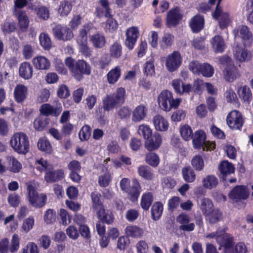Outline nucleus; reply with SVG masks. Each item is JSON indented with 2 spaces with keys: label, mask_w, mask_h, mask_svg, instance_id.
I'll list each match as a JSON object with an SVG mask.
<instances>
[{
  "label": "nucleus",
  "mask_w": 253,
  "mask_h": 253,
  "mask_svg": "<svg viewBox=\"0 0 253 253\" xmlns=\"http://www.w3.org/2000/svg\"><path fill=\"white\" fill-rule=\"evenodd\" d=\"M33 68L29 62L22 63L19 68V75L24 80H29L32 77Z\"/></svg>",
  "instance_id": "nucleus-30"
},
{
  "label": "nucleus",
  "mask_w": 253,
  "mask_h": 253,
  "mask_svg": "<svg viewBox=\"0 0 253 253\" xmlns=\"http://www.w3.org/2000/svg\"><path fill=\"white\" fill-rule=\"evenodd\" d=\"M210 42L211 48L215 53L223 52L225 49V42L223 39L219 35L215 36L212 38Z\"/></svg>",
  "instance_id": "nucleus-25"
},
{
  "label": "nucleus",
  "mask_w": 253,
  "mask_h": 253,
  "mask_svg": "<svg viewBox=\"0 0 253 253\" xmlns=\"http://www.w3.org/2000/svg\"><path fill=\"white\" fill-rule=\"evenodd\" d=\"M35 224V219L33 216H30L26 218L22 223L21 231L24 233H28L32 230Z\"/></svg>",
  "instance_id": "nucleus-58"
},
{
  "label": "nucleus",
  "mask_w": 253,
  "mask_h": 253,
  "mask_svg": "<svg viewBox=\"0 0 253 253\" xmlns=\"http://www.w3.org/2000/svg\"><path fill=\"white\" fill-rule=\"evenodd\" d=\"M40 111L41 114L43 116H48L52 115L57 117L62 111V107L54 108L49 104L45 103L40 107Z\"/></svg>",
  "instance_id": "nucleus-24"
},
{
  "label": "nucleus",
  "mask_w": 253,
  "mask_h": 253,
  "mask_svg": "<svg viewBox=\"0 0 253 253\" xmlns=\"http://www.w3.org/2000/svg\"><path fill=\"white\" fill-rule=\"evenodd\" d=\"M58 215V220L62 224L67 225L71 223V217L66 210L63 209H60Z\"/></svg>",
  "instance_id": "nucleus-57"
},
{
  "label": "nucleus",
  "mask_w": 253,
  "mask_h": 253,
  "mask_svg": "<svg viewBox=\"0 0 253 253\" xmlns=\"http://www.w3.org/2000/svg\"><path fill=\"white\" fill-rule=\"evenodd\" d=\"M207 238H215L217 242L224 247V244L228 239L227 238V235L225 234L223 230H220L217 231L216 233H212L209 234L206 236Z\"/></svg>",
  "instance_id": "nucleus-48"
},
{
  "label": "nucleus",
  "mask_w": 253,
  "mask_h": 253,
  "mask_svg": "<svg viewBox=\"0 0 253 253\" xmlns=\"http://www.w3.org/2000/svg\"><path fill=\"white\" fill-rule=\"evenodd\" d=\"M107 18L105 23L104 30L106 32H113L118 27V23L116 20L113 18L112 15L110 13L109 16H106Z\"/></svg>",
  "instance_id": "nucleus-47"
},
{
  "label": "nucleus",
  "mask_w": 253,
  "mask_h": 253,
  "mask_svg": "<svg viewBox=\"0 0 253 253\" xmlns=\"http://www.w3.org/2000/svg\"><path fill=\"white\" fill-rule=\"evenodd\" d=\"M153 195L150 193L143 194L141 200V206L144 210L149 209L153 202Z\"/></svg>",
  "instance_id": "nucleus-54"
},
{
  "label": "nucleus",
  "mask_w": 253,
  "mask_h": 253,
  "mask_svg": "<svg viewBox=\"0 0 253 253\" xmlns=\"http://www.w3.org/2000/svg\"><path fill=\"white\" fill-rule=\"evenodd\" d=\"M162 138L158 133H155L146 139L144 142V147L149 151L157 150L161 145Z\"/></svg>",
  "instance_id": "nucleus-16"
},
{
  "label": "nucleus",
  "mask_w": 253,
  "mask_h": 253,
  "mask_svg": "<svg viewBox=\"0 0 253 253\" xmlns=\"http://www.w3.org/2000/svg\"><path fill=\"white\" fill-rule=\"evenodd\" d=\"M200 209L202 213L206 215L214 209L213 203L208 198H203L201 201Z\"/></svg>",
  "instance_id": "nucleus-44"
},
{
  "label": "nucleus",
  "mask_w": 253,
  "mask_h": 253,
  "mask_svg": "<svg viewBox=\"0 0 253 253\" xmlns=\"http://www.w3.org/2000/svg\"><path fill=\"white\" fill-rule=\"evenodd\" d=\"M28 88L22 84H17L14 90V96L17 102H22L27 97Z\"/></svg>",
  "instance_id": "nucleus-33"
},
{
  "label": "nucleus",
  "mask_w": 253,
  "mask_h": 253,
  "mask_svg": "<svg viewBox=\"0 0 253 253\" xmlns=\"http://www.w3.org/2000/svg\"><path fill=\"white\" fill-rule=\"evenodd\" d=\"M233 55L235 59L240 62H248L252 57V53L245 47L236 46L233 49Z\"/></svg>",
  "instance_id": "nucleus-15"
},
{
  "label": "nucleus",
  "mask_w": 253,
  "mask_h": 253,
  "mask_svg": "<svg viewBox=\"0 0 253 253\" xmlns=\"http://www.w3.org/2000/svg\"><path fill=\"white\" fill-rule=\"evenodd\" d=\"M125 231L126 236L133 238L140 237L143 234V230L140 227L135 225L126 226Z\"/></svg>",
  "instance_id": "nucleus-38"
},
{
  "label": "nucleus",
  "mask_w": 253,
  "mask_h": 253,
  "mask_svg": "<svg viewBox=\"0 0 253 253\" xmlns=\"http://www.w3.org/2000/svg\"><path fill=\"white\" fill-rule=\"evenodd\" d=\"M39 41L41 46L45 50L49 49L52 45L49 35L45 33H41L39 36Z\"/></svg>",
  "instance_id": "nucleus-50"
},
{
  "label": "nucleus",
  "mask_w": 253,
  "mask_h": 253,
  "mask_svg": "<svg viewBox=\"0 0 253 253\" xmlns=\"http://www.w3.org/2000/svg\"><path fill=\"white\" fill-rule=\"evenodd\" d=\"M157 101L159 106L163 110L169 112L172 108H177L181 102V99H174L170 91L164 90L159 94Z\"/></svg>",
  "instance_id": "nucleus-4"
},
{
  "label": "nucleus",
  "mask_w": 253,
  "mask_h": 253,
  "mask_svg": "<svg viewBox=\"0 0 253 253\" xmlns=\"http://www.w3.org/2000/svg\"><path fill=\"white\" fill-rule=\"evenodd\" d=\"M40 251L37 245L33 242L28 243L20 253H39Z\"/></svg>",
  "instance_id": "nucleus-64"
},
{
  "label": "nucleus",
  "mask_w": 253,
  "mask_h": 253,
  "mask_svg": "<svg viewBox=\"0 0 253 253\" xmlns=\"http://www.w3.org/2000/svg\"><path fill=\"white\" fill-rule=\"evenodd\" d=\"M126 90L123 87H119L112 94L107 95L103 99L102 108L105 111H110L123 104L125 101Z\"/></svg>",
  "instance_id": "nucleus-1"
},
{
  "label": "nucleus",
  "mask_w": 253,
  "mask_h": 253,
  "mask_svg": "<svg viewBox=\"0 0 253 253\" xmlns=\"http://www.w3.org/2000/svg\"><path fill=\"white\" fill-rule=\"evenodd\" d=\"M249 192L246 187L243 186H237L235 187L229 193L228 196L230 199L234 202L245 200L248 198Z\"/></svg>",
  "instance_id": "nucleus-14"
},
{
  "label": "nucleus",
  "mask_w": 253,
  "mask_h": 253,
  "mask_svg": "<svg viewBox=\"0 0 253 253\" xmlns=\"http://www.w3.org/2000/svg\"><path fill=\"white\" fill-rule=\"evenodd\" d=\"M72 7V5L70 2L62 1L59 6L58 13L62 16H67L71 11Z\"/></svg>",
  "instance_id": "nucleus-52"
},
{
  "label": "nucleus",
  "mask_w": 253,
  "mask_h": 253,
  "mask_svg": "<svg viewBox=\"0 0 253 253\" xmlns=\"http://www.w3.org/2000/svg\"><path fill=\"white\" fill-rule=\"evenodd\" d=\"M137 172L139 176L144 179L150 180L154 178V175L151 169L147 166L141 165L138 167Z\"/></svg>",
  "instance_id": "nucleus-39"
},
{
  "label": "nucleus",
  "mask_w": 253,
  "mask_h": 253,
  "mask_svg": "<svg viewBox=\"0 0 253 253\" xmlns=\"http://www.w3.org/2000/svg\"><path fill=\"white\" fill-rule=\"evenodd\" d=\"M219 169L223 176L234 173L235 168L231 163L227 161H223L219 165Z\"/></svg>",
  "instance_id": "nucleus-40"
},
{
  "label": "nucleus",
  "mask_w": 253,
  "mask_h": 253,
  "mask_svg": "<svg viewBox=\"0 0 253 253\" xmlns=\"http://www.w3.org/2000/svg\"><path fill=\"white\" fill-rule=\"evenodd\" d=\"M122 69L120 66H117L112 68L107 74V80L109 84H114L120 78Z\"/></svg>",
  "instance_id": "nucleus-35"
},
{
  "label": "nucleus",
  "mask_w": 253,
  "mask_h": 253,
  "mask_svg": "<svg viewBox=\"0 0 253 253\" xmlns=\"http://www.w3.org/2000/svg\"><path fill=\"white\" fill-rule=\"evenodd\" d=\"M53 34L55 38L64 41L72 39L74 37L72 31L69 28L57 25L53 28Z\"/></svg>",
  "instance_id": "nucleus-13"
},
{
  "label": "nucleus",
  "mask_w": 253,
  "mask_h": 253,
  "mask_svg": "<svg viewBox=\"0 0 253 253\" xmlns=\"http://www.w3.org/2000/svg\"><path fill=\"white\" fill-rule=\"evenodd\" d=\"M154 60L150 59L147 61L143 65V72L146 76H153L155 74Z\"/></svg>",
  "instance_id": "nucleus-53"
},
{
  "label": "nucleus",
  "mask_w": 253,
  "mask_h": 253,
  "mask_svg": "<svg viewBox=\"0 0 253 253\" xmlns=\"http://www.w3.org/2000/svg\"><path fill=\"white\" fill-rule=\"evenodd\" d=\"M247 249L245 244L242 242L238 243L234 248L233 242L231 239H228L224 244L225 253H246Z\"/></svg>",
  "instance_id": "nucleus-18"
},
{
  "label": "nucleus",
  "mask_w": 253,
  "mask_h": 253,
  "mask_svg": "<svg viewBox=\"0 0 253 253\" xmlns=\"http://www.w3.org/2000/svg\"><path fill=\"white\" fill-rule=\"evenodd\" d=\"M56 212L52 209L46 210L43 215V220L47 224L53 223L56 220Z\"/></svg>",
  "instance_id": "nucleus-63"
},
{
  "label": "nucleus",
  "mask_w": 253,
  "mask_h": 253,
  "mask_svg": "<svg viewBox=\"0 0 253 253\" xmlns=\"http://www.w3.org/2000/svg\"><path fill=\"white\" fill-rule=\"evenodd\" d=\"M147 111V108L144 105L137 106L132 112V120L135 122H140L146 117Z\"/></svg>",
  "instance_id": "nucleus-31"
},
{
  "label": "nucleus",
  "mask_w": 253,
  "mask_h": 253,
  "mask_svg": "<svg viewBox=\"0 0 253 253\" xmlns=\"http://www.w3.org/2000/svg\"><path fill=\"white\" fill-rule=\"evenodd\" d=\"M191 165L196 170L201 171L204 167V162L202 157L200 155L194 156L191 160Z\"/></svg>",
  "instance_id": "nucleus-51"
},
{
  "label": "nucleus",
  "mask_w": 253,
  "mask_h": 253,
  "mask_svg": "<svg viewBox=\"0 0 253 253\" xmlns=\"http://www.w3.org/2000/svg\"><path fill=\"white\" fill-rule=\"evenodd\" d=\"M154 126L156 130L166 131L168 129L169 123L167 119L163 116L157 114L152 119Z\"/></svg>",
  "instance_id": "nucleus-21"
},
{
  "label": "nucleus",
  "mask_w": 253,
  "mask_h": 253,
  "mask_svg": "<svg viewBox=\"0 0 253 253\" xmlns=\"http://www.w3.org/2000/svg\"><path fill=\"white\" fill-rule=\"evenodd\" d=\"M174 37L169 34H165L160 42V46L163 49L170 47L173 42Z\"/></svg>",
  "instance_id": "nucleus-59"
},
{
  "label": "nucleus",
  "mask_w": 253,
  "mask_h": 253,
  "mask_svg": "<svg viewBox=\"0 0 253 253\" xmlns=\"http://www.w3.org/2000/svg\"><path fill=\"white\" fill-rule=\"evenodd\" d=\"M237 92L239 97L244 101L249 102L252 98V94L251 89L247 85H244L239 87Z\"/></svg>",
  "instance_id": "nucleus-46"
},
{
  "label": "nucleus",
  "mask_w": 253,
  "mask_h": 253,
  "mask_svg": "<svg viewBox=\"0 0 253 253\" xmlns=\"http://www.w3.org/2000/svg\"><path fill=\"white\" fill-rule=\"evenodd\" d=\"M64 177V171L62 169L53 170V166L52 168L47 170L45 172L44 178L47 182H54L62 179Z\"/></svg>",
  "instance_id": "nucleus-20"
},
{
  "label": "nucleus",
  "mask_w": 253,
  "mask_h": 253,
  "mask_svg": "<svg viewBox=\"0 0 253 253\" xmlns=\"http://www.w3.org/2000/svg\"><path fill=\"white\" fill-rule=\"evenodd\" d=\"M130 180L126 178H123L120 181L121 189L128 194L131 201L134 202L137 200L141 191V186L138 181L134 179L133 180V186L129 189Z\"/></svg>",
  "instance_id": "nucleus-6"
},
{
  "label": "nucleus",
  "mask_w": 253,
  "mask_h": 253,
  "mask_svg": "<svg viewBox=\"0 0 253 253\" xmlns=\"http://www.w3.org/2000/svg\"><path fill=\"white\" fill-rule=\"evenodd\" d=\"M239 77L238 70L233 65L226 67L223 71V78L228 82H233Z\"/></svg>",
  "instance_id": "nucleus-29"
},
{
  "label": "nucleus",
  "mask_w": 253,
  "mask_h": 253,
  "mask_svg": "<svg viewBox=\"0 0 253 253\" xmlns=\"http://www.w3.org/2000/svg\"><path fill=\"white\" fill-rule=\"evenodd\" d=\"M221 0H219L216 9L212 13L214 18L218 19L219 25L221 29H224L228 27L231 21L229 14L226 12H223L222 8L219 6Z\"/></svg>",
  "instance_id": "nucleus-12"
},
{
  "label": "nucleus",
  "mask_w": 253,
  "mask_h": 253,
  "mask_svg": "<svg viewBox=\"0 0 253 253\" xmlns=\"http://www.w3.org/2000/svg\"><path fill=\"white\" fill-rule=\"evenodd\" d=\"M93 28V24L88 23L84 24L80 30L79 34L77 38V42L78 46L87 43V33Z\"/></svg>",
  "instance_id": "nucleus-22"
},
{
  "label": "nucleus",
  "mask_w": 253,
  "mask_h": 253,
  "mask_svg": "<svg viewBox=\"0 0 253 253\" xmlns=\"http://www.w3.org/2000/svg\"><path fill=\"white\" fill-rule=\"evenodd\" d=\"M218 183L217 178L213 175H207L202 180V184L204 187L209 189L215 188Z\"/></svg>",
  "instance_id": "nucleus-41"
},
{
  "label": "nucleus",
  "mask_w": 253,
  "mask_h": 253,
  "mask_svg": "<svg viewBox=\"0 0 253 253\" xmlns=\"http://www.w3.org/2000/svg\"><path fill=\"white\" fill-rule=\"evenodd\" d=\"M52 165L43 158L37 159L34 164L35 168L40 172H46L52 168Z\"/></svg>",
  "instance_id": "nucleus-42"
},
{
  "label": "nucleus",
  "mask_w": 253,
  "mask_h": 253,
  "mask_svg": "<svg viewBox=\"0 0 253 253\" xmlns=\"http://www.w3.org/2000/svg\"><path fill=\"white\" fill-rule=\"evenodd\" d=\"M226 122L231 129L241 130L244 121L240 112L237 110H233L227 116Z\"/></svg>",
  "instance_id": "nucleus-10"
},
{
  "label": "nucleus",
  "mask_w": 253,
  "mask_h": 253,
  "mask_svg": "<svg viewBox=\"0 0 253 253\" xmlns=\"http://www.w3.org/2000/svg\"><path fill=\"white\" fill-rule=\"evenodd\" d=\"M27 198L29 203L35 208L43 207L46 202V196L43 193L38 194L35 186L29 183L27 185Z\"/></svg>",
  "instance_id": "nucleus-7"
},
{
  "label": "nucleus",
  "mask_w": 253,
  "mask_h": 253,
  "mask_svg": "<svg viewBox=\"0 0 253 253\" xmlns=\"http://www.w3.org/2000/svg\"><path fill=\"white\" fill-rule=\"evenodd\" d=\"M145 161L149 165L153 167H157L160 163V158L155 153L150 152L146 155Z\"/></svg>",
  "instance_id": "nucleus-55"
},
{
  "label": "nucleus",
  "mask_w": 253,
  "mask_h": 253,
  "mask_svg": "<svg viewBox=\"0 0 253 253\" xmlns=\"http://www.w3.org/2000/svg\"><path fill=\"white\" fill-rule=\"evenodd\" d=\"M125 45L129 50H132L135 45L139 36V30L136 26L127 28L125 32Z\"/></svg>",
  "instance_id": "nucleus-11"
},
{
  "label": "nucleus",
  "mask_w": 253,
  "mask_h": 253,
  "mask_svg": "<svg viewBox=\"0 0 253 253\" xmlns=\"http://www.w3.org/2000/svg\"><path fill=\"white\" fill-rule=\"evenodd\" d=\"M10 145L15 152L20 154H26L29 151L28 137L23 132L14 133L10 138Z\"/></svg>",
  "instance_id": "nucleus-3"
},
{
  "label": "nucleus",
  "mask_w": 253,
  "mask_h": 253,
  "mask_svg": "<svg viewBox=\"0 0 253 253\" xmlns=\"http://www.w3.org/2000/svg\"><path fill=\"white\" fill-rule=\"evenodd\" d=\"M176 221L181 224L179 228L182 230L191 231L195 228V225L193 223H189L190 218L187 214H181L179 215L176 218Z\"/></svg>",
  "instance_id": "nucleus-28"
},
{
  "label": "nucleus",
  "mask_w": 253,
  "mask_h": 253,
  "mask_svg": "<svg viewBox=\"0 0 253 253\" xmlns=\"http://www.w3.org/2000/svg\"><path fill=\"white\" fill-rule=\"evenodd\" d=\"M163 211V204L160 202L155 203L151 209L153 219L155 220H158L162 215Z\"/></svg>",
  "instance_id": "nucleus-49"
},
{
  "label": "nucleus",
  "mask_w": 253,
  "mask_h": 253,
  "mask_svg": "<svg viewBox=\"0 0 253 253\" xmlns=\"http://www.w3.org/2000/svg\"><path fill=\"white\" fill-rule=\"evenodd\" d=\"M5 164L7 169L13 173L19 172L22 168L21 163L15 158L11 156L6 157Z\"/></svg>",
  "instance_id": "nucleus-23"
},
{
  "label": "nucleus",
  "mask_w": 253,
  "mask_h": 253,
  "mask_svg": "<svg viewBox=\"0 0 253 253\" xmlns=\"http://www.w3.org/2000/svg\"><path fill=\"white\" fill-rule=\"evenodd\" d=\"M89 41L92 45L96 48H102L105 46L106 43V38L104 34L97 32L89 36Z\"/></svg>",
  "instance_id": "nucleus-26"
},
{
  "label": "nucleus",
  "mask_w": 253,
  "mask_h": 253,
  "mask_svg": "<svg viewBox=\"0 0 253 253\" xmlns=\"http://www.w3.org/2000/svg\"><path fill=\"white\" fill-rule=\"evenodd\" d=\"M206 219L210 224H214L221 220L222 212L218 208H214L205 215Z\"/></svg>",
  "instance_id": "nucleus-36"
},
{
  "label": "nucleus",
  "mask_w": 253,
  "mask_h": 253,
  "mask_svg": "<svg viewBox=\"0 0 253 253\" xmlns=\"http://www.w3.org/2000/svg\"><path fill=\"white\" fill-rule=\"evenodd\" d=\"M97 216L99 219L107 224H111L114 221V216L112 212L109 210L105 211L104 207L98 210Z\"/></svg>",
  "instance_id": "nucleus-37"
},
{
  "label": "nucleus",
  "mask_w": 253,
  "mask_h": 253,
  "mask_svg": "<svg viewBox=\"0 0 253 253\" xmlns=\"http://www.w3.org/2000/svg\"><path fill=\"white\" fill-rule=\"evenodd\" d=\"M22 53L23 58L26 60H29L34 55V47L30 44H25L22 47Z\"/></svg>",
  "instance_id": "nucleus-60"
},
{
  "label": "nucleus",
  "mask_w": 253,
  "mask_h": 253,
  "mask_svg": "<svg viewBox=\"0 0 253 253\" xmlns=\"http://www.w3.org/2000/svg\"><path fill=\"white\" fill-rule=\"evenodd\" d=\"M192 143L195 149H203V150L211 151L215 148L214 143L206 140V135L202 130L196 131L193 135Z\"/></svg>",
  "instance_id": "nucleus-5"
},
{
  "label": "nucleus",
  "mask_w": 253,
  "mask_h": 253,
  "mask_svg": "<svg viewBox=\"0 0 253 253\" xmlns=\"http://www.w3.org/2000/svg\"><path fill=\"white\" fill-rule=\"evenodd\" d=\"M180 132L181 137L185 140L188 141L192 138L193 131L189 126L187 125L182 126L180 127Z\"/></svg>",
  "instance_id": "nucleus-62"
},
{
  "label": "nucleus",
  "mask_w": 253,
  "mask_h": 253,
  "mask_svg": "<svg viewBox=\"0 0 253 253\" xmlns=\"http://www.w3.org/2000/svg\"><path fill=\"white\" fill-rule=\"evenodd\" d=\"M182 175L184 180L188 182H193L196 178L195 173L190 167H185L182 168Z\"/></svg>",
  "instance_id": "nucleus-45"
},
{
  "label": "nucleus",
  "mask_w": 253,
  "mask_h": 253,
  "mask_svg": "<svg viewBox=\"0 0 253 253\" xmlns=\"http://www.w3.org/2000/svg\"><path fill=\"white\" fill-rule=\"evenodd\" d=\"M164 61L167 70L169 72H173L180 66L182 58L179 52L175 51L168 54L165 58Z\"/></svg>",
  "instance_id": "nucleus-9"
},
{
  "label": "nucleus",
  "mask_w": 253,
  "mask_h": 253,
  "mask_svg": "<svg viewBox=\"0 0 253 253\" xmlns=\"http://www.w3.org/2000/svg\"><path fill=\"white\" fill-rule=\"evenodd\" d=\"M214 72V68L211 65L208 63H204L202 64L199 75H202L205 77L210 78L212 76Z\"/></svg>",
  "instance_id": "nucleus-56"
},
{
  "label": "nucleus",
  "mask_w": 253,
  "mask_h": 253,
  "mask_svg": "<svg viewBox=\"0 0 253 253\" xmlns=\"http://www.w3.org/2000/svg\"><path fill=\"white\" fill-rule=\"evenodd\" d=\"M37 146L39 150L46 154H50L52 151V146L45 137L40 138Z\"/></svg>",
  "instance_id": "nucleus-43"
},
{
  "label": "nucleus",
  "mask_w": 253,
  "mask_h": 253,
  "mask_svg": "<svg viewBox=\"0 0 253 253\" xmlns=\"http://www.w3.org/2000/svg\"><path fill=\"white\" fill-rule=\"evenodd\" d=\"M65 62L72 76L78 80L82 79L83 74L89 75L90 73L89 65L83 60H79L75 63L73 59L68 57L65 59Z\"/></svg>",
  "instance_id": "nucleus-2"
},
{
  "label": "nucleus",
  "mask_w": 253,
  "mask_h": 253,
  "mask_svg": "<svg viewBox=\"0 0 253 253\" xmlns=\"http://www.w3.org/2000/svg\"><path fill=\"white\" fill-rule=\"evenodd\" d=\"M32 63L35 68L38 70H46L49 68L50 62L43 56H37L32 60Z\"/></svg>",
  "instance_id": "nucleus-27"
},
{
  "label": "nucleus",
  "mask_w": 253,
  "mask_h": 253,
  "mask_svg": "<svg viewBox=\"0 0 253 253\" xmlns=\"http://www.w3.org/2000/svg\"><path fill=\"white\" fill-rule=\"evenodd\" d=\"M190 26L194 33H198L204 28V19L202 16L197 15L189 22Z\"/></svg>",
  "instance_id": "nucleus-34"
},
{
  "label": "nucleus",
  "mask_w": 253,
  "mask_h": 253,
  "mask_svg": "<svg viewBox=\"0 0 253 253\" xmlns=\"http://www.w3.org/2000/svg\"><path fill=\"white\" fill-rule=\"evenodd\" d=\"M171 85L175 92L182 95L184 93H189L192 90V86L190 84H184L180 79H176L172 80Z\"/></svg>",
  "instance_id": "nucleus-19"
},
{
  "label": "nucleus",
  "mask_w": 253,
  "mask_h": 253,
  "mask_svg": "<svg viewBox=\"0 0 253 253\" xmlns=\"http://www.w3.org/2000/svg\"><path fill=\"white\" fill-rule=\"evenodd\" d=\"M49 124V120L42 117H39L34 122V126L35 129L39 130L43 129Z\"/></svg>",
  "instance_id": "nucleus-61"
},
{
  "label": "nucleus",
  "mask_w": 253,
  "mask_h": 253,
  "mask_svg": "<svg viewBox=\"0 0 253 253\" xmlns=\"http://www.w3.org/2000/svg\"><path fill=\"white\" fill-rule=\"evenodd\" d=\"M18 19V25L22 32H25L29 25V19L24 11H20L14 13Z\"/></svg>",
  "instance_id": "nucleus-32"
},
{
  "label": "nucleus",
  "mask_w": 253,
  "mask_h": 253,
  "mask_svg": "<svg viewBox=\"0 0 253 253\" xmlns=\"http://www.w3.org/2000/svg\"><path fill=\"white\" fill-rule=\"evenodd\" d=\"M182 17L180 10L175 8L169 10L167 15L166 25L168 27L171 28L176 26Z\"/></svg>",
  "instance_id": "nucleus-17"
},
{
  "label": "nucleus",
  "mask_w": 253,
  "mask_h": 253,
  "mask_svg": "<svg viewBox=\"0 0 253 253\" xmlns=\"http://www.w3.org/2000/svg\"><path fill=\"white\" fill-rule=\"evenodd\" d=\"M235 39H240L244 46H250L253 42V35L246 25H241L233 30Z\"/></svg>",
  "instance_id": "nucleus-8"
}]
</instances>
